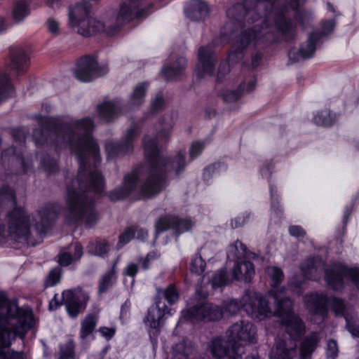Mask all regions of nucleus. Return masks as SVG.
Here are the masks:
<instances>
[{"mask_svg": "<svg viewBox=\"0 0 359 359\" xmlns=\"http://www.w3.org/2000/svg\"><path fill=\"white\" fill-rule=\"evenodd\" d=\"M198 62L196 69V74L198 78H203L206 76L213 75L216 57L211 47H201L198 53Z\"/></svg>", "mask_w": 359, "mask_h": 359, "instance_id": "17", "label": "nucleus"}, {"mask_svg": "<svg viewBox=\"0 0 359 359\" xmlns=\"http://www.w3.org/2000/svg\"><path fill=\"white\" fill-rule=\"evenodd\" d=\"M7 25L5 22L4 19L0 17V33L6 29Z\"/></svg>", "mask_w": 359, "mask_h": 359, "instance_id": "62", "label": "nucleus"}, {"mask_svg": "<svg viewBox=\"0 0 359 359\" xmlns=\"http://www.w3.org/2000/svg\"><path fill=\"white\" fill-rule=\"evenodd\" d=\"M262 60V55L259 53H256L252 58V66L253 68L257 67Z\"/></svg>", "mask_w": 359, "mask_h": 359, "instance_id": "58", "label": "nucleus"}, {"mask_svg": "<svg viewBox=\"0 0 359 359\" xmlns=\"http://www.w3.org/2000/svg\"><path fill=\"white\" fill-rule=\"evenodd\" d=\"M83 255V248L75 243L69 248L68 252H64L59 255L58 262L61 266H67L71 264L79 261Z\"/></svg>", "mask_w": 359, "mask_h": 359, "instance_id": "22", "label": "nucleus"}, {"mask_svg": "<svg viewBox=\"0 0 359 359\" xmlns=\"http://www.w3.org/2000/svg\"><path fill=\"white\" fill-rule=\"evenodd\" d=\"M27 130L25 128H14L12 130V136L15 142L22 147L25 144Z\"/></svg>", "mask_w": 359, "mask_h": 359, "instance_id": "41", "label": "nucleus"}, {"mask_svg": "<svg viewBox=\"0 0 359 359\" xmlns=\"http://www.w3.org/2000/svg\"><path fill=\"white\" fill-rule=\"evenodd\" d=\"M109 250V245L104 241L91 243L88 246V251L95 255L102 256Z\"/></svg>", "mask_w": 359, "mask_h": 359, "instance_id": "34", "label": "nucleus"}, {"mask_svg": "<svg viewBox=\"0 0 359 359\" xmlns=\"http://www.w3.org/2000/svg\"><path fill=\"white\" fill-rule=\"evenodd\" d=\"M174 121L166 116L156 125L158 130L154 138L147 135L143 140L145 158L148 163L135 168L124 177L123 185L111 191L109 197L116 201L133 194L149 198L158 194L165 184L167 175H178L185 166L184 154L180 152L174 158L159 156L158 144L168 142Z\"/></svg>", "mask_w": 359, "mask_h": 359, "instance_id": "2", "label": "nucleus"}, {"mask_svg": "<svg viewBox=\"0 0 359 359\" xmlns=\"http://www.w3.org/2000/svg\"><path fill=\"white\" fill-rule=\"evenodd\" d=\"M189 17L195 20H201L209 13L208 5L201 0H192L187 8Z\"/></svg>", "mask_w": 359, "mask_h": 359, "instance_id": "25", "label": "nucleus"}, {"mask_svg": "<svg viewBox=\"0 0 359 359\" xmlns=\"http://www.w3.org/2000/svg\"><path fill=\"white\" fill-rule=\"evenodd\" d=\"M15 95L14 88L6 70H0V102Z\"/></svg>", "mask_w": 359, "mask_h": 359, "instance_id": "28", "label": "nucleus"}, {"mask_svg": "<svg viewBox=\"0 0 359 359\" xmlns=\"http://www.w3.org/2000/svg\"><path fill=\"white\" fill-rule=\"evenodd\" d=\"M75 345L73 340L69 339L60 346L59 359H73L74 357Z\"/></svg>", "mask_w": 359, "mask_h": 359, "instance_id": "35", "label": "nucleus"}, {"mask_svg": "<svg viewBox=\"0 0 359 359\" xmlns=\"http://www.w3.org/2000/svg\"><path fill=\"white\" fill-rule=\"evenodd\" d=\"M100 116L106 121H110L117 117L121 111L118 102H104L97 106Z\"/></svg>", "mask_w": 359, "mask_h": 359, "instance_id": "24", "label": "nucleus"}, {"mask_svg": "<svg viewBox=\"0 0 359 359\" xmlns=\"http://www.w3.org/2000/svg\"><path fill=\"white\" fill-rule=\"evenodd\" d=\"M60 207L56 203H50L43 206L33 217L32 222L25 209L14 207L6 215L8 232L15 239L27 241L31 228L40 236L44 235L53 222L57 219Z\"/></svg>", "mask_w": 359, "mask_h": 359, "instance_id": "6", "label": "nucleus"}, {"mask_svg": "<svg viewBox=\"0 0 359 359\" xmlns=\"http://www.w3.org/2000/svg\"><path fill=\"white\" fill-rule=\"evenodd\" d=\"M205 262L201 255H196L191 262L190 269L191 272L201 274L205 271Z\"/></svg>", "mask_w": 359, "mask_h": 359, "instance_id": "37", "label": "nucleus"}, {"mask_svg": "<svg viewBox=\"0 0 359 359\" xmlns=\"http://www.w3.org/2000/svg\"><path fill=\"white\" fill-rule=\"evenodd\" d=\"M134 227L131 226L126 229V231L121 233L119 236V241L118 245L121 248L125 244L128 243L132 238H135Z\"/></svg>", "mask_w": 359, "mask_h": 359, "instance_id": "42", "label": "nucleus"}, {"mask_svg": "<svg viewBox=\"0 0 359 359\" xmlns=\"http://www.w3.org/2000/svg\"><path fill=\"white\" fill-rule=\"evenodd\" d=\"M320 340V335L317 332H312L309 335L305 337L300 343V359H310L313 353L316 349Z\"/></svg>", "mask_w": 359, "mask_h": 359, "instance_id": "21", "label": "nucleus"}, {"mask_svg": "<svg viewBox=\"0 0 359 359\" xmlns=\"http://www.w3.org/2000/svg\"><path fill=\"white\" fill-rule=\"evenodd\" d=\"M256 86V79L255 76H252L248 80H245L241 83L237 91H226L222 95L225 102H231L236 101L242 93H250L252 91Z\"/></svg>", "mask_w": 359, "mask_h": 359, "instance_id": "23", "label": "nucleus"}, {"mask_svg": "<svg viewBox=\"0 0 359 359\" xmlns=\"http://www.w3.org/2000/svg\"><path fill=\"white\" fill-rule=\"evenodd\" d=\"M41 165L42 169L48 174L54 173L58 170L57 162L49 156L41 159Z\"/></svg>", "mask_w": 359, "mask_h": 359, "instance_id": "40", "label": "nucleus"}, {"mask_svg": "<svg viewBox=\"0 0 359 359\" xmlns=\"http://www.w3.org/2000/svg\"><path fill=\"white\" fill-rule=\"evenodd\" d=\"M302 285V282L297 281L295 280H291L290 281V285L293 288L294 292H295L297 295H300L302 294L301 286Z\"/></svg>", "mask_w": 359, "mask_h": 359, "instance_id": "56", "label": "nucleus"}, {"mask_svg": "<svg viewBox=\"0 0 359 359\" xmlns=\"http://www.w3.org/2000/svg\"><path fill=\"white\" fill-rule=\"evenodd\" d=\"M22 155L21 149L17 150L15 148H8L1 154L2 163L5 167L11 165L13 170H21L20 173H25L32 164L29 158L25 159Z\"/></svg>", "mask_w": 359, "mask_h": 359, "instance_id": "18", "label": "nucleus"}, {"mask_svg": "<svg viewBox=\"0 0 359 359\" xmlns=\"http://www.w3.org/2000/svg\"><path fill=\"white\" fill-rule=\"evenodd\" d=\"M147 88V83L137 85L131 95L130 102L134 105H139L143 102Z\"/></svg>", "mask_w": 359, "mask_h": 359, "instance_id": "32", "label": "nucleus"}, {"mask_svg": "<svg viewBox=\"0 0 359 359\" xmlns=\"http://www.w3.org/2000/svg\"><path fill=\"white\" fill-rule=\"evenodd\" d=\"M137 271H138L137 265L134 263H130L126 267L125 274L133 278L137 274Z\"/></svg>", "mask_w": 359, "mask_h": 359, "instance_id": "53", "label": "nucleus"}, {"mask_svg": "<svg viewBox=\"0 0 359 359\" xmlns=\"http://www.w3.org/2000/svg\"><path fill=\"white\" fill-rule=\"evenodd\" d=\"M62 275V269L60 267H55L52 269L46 280V286L52 287L59 283Z\"/></svg>", "mask_w": 359, "mask_h": 359, "instance_id": "38", "label": "nucleus"}, {"mask_svg": "<svg viewBox=\"0 0 359 359\" xmlns=\"http://www.w3.org/2000/svg\"><path fill=\"white\" fill-rule=\"evenodd\" d=\"M66 310L73 318L83 311L89 300V293L80 287L65 290L62 294Z\"/></svg>", "mask_w": 359, "mask_h": 359, "instance_id": "14", "label": "nucleus"}, {"mask_svg": "<svg viewBox=\"0 0 359 359\" xmlns=\"http://www.w3.org/2000/svg\"><path fill=\"white\" fill-rule=\"evenodd\" d=\"M15 197L13 189L8 187H4L0 190V206L11 204L15 205Z\"/></svg>", "mask_w": 359, "mask_h": 359, "instance_id": "33", "label": "nucleus"}, {"mask_svg": "<svg viewBox=\"0 0 359 359\" xmlns=\"http://www.w3.org/2000/svg\"><path fill=\"white\" fill-rule=\"evenodd\" d=\"M29 8L25 0L18 1L13 9V18L16 22L22 21L29 15Z\"/></svg>", "mask_w": 359, "mask_h": 359, "instance_id": "31", "label": "nucleus"}, {"mask_svg": "<svg viewBox=\"0 0 359 359\" xmlns=\"http://www.w3.org/2000/svg\"><path fill=\"white\" fill-rule=\"evenodd\" d=\"M60 0H46V3L49 6H53V5L57 3Z\"/></svg>", "mask_w": 359, "mask_h": 359, "instance_id": "64", "label": "nucleus"}, {"mask_svg": "<svg viewBox=\"0 0 359 359\" xmlns=\"http://www.w3.org/2000/svg\"><path fill=\"white\" fill-rule=\"evenodd\" d=\"M346 327L348 331L355 337H359V328H355L347 316H345Z\"/></svg>", "mask_w": 359, "mask_h": 359, "instance_id": "57", "label": "nucleus"}, {"mask_svg": "<svg viewBox=\"0 0 359 359\" xmlns=\"http://www.w3.org/2000/svg\"><path fill=\"white\" fill-rule=\"evenodd\" d=\"M8 346H0V359H27L23 352L4 350V348Z\"/></svg>", "mask_w": 359, "mask_h": 359, "instance_id": "39", "label": "nucleus"}, {"mask_svg": "<svg viewBox=\"0 0 359 359\" xmlns=\"http://www.w3.org/2000/svg\"><path fill=\"white\" fill-rule=\"evenodd\" d=\"M270 194L271 198V210L274 212H281V209L280 208V205L277 201V198L275 196V190L272 185H270Z\"/></svg>", "mask_w": 359, "mask_h": 359, "instance_id": "48", "label": "nucleus"}, {"mask_svg": "<svg viewBox=\"0 0 359 359\" xmlns=\"http://www.w3.org/2000/svg\"><path fill=\"white\" fill-rule=\"evenodd\" d=\"M352 212V208L351 207H346L344 211V215H343V222L344 224H346L348 219V217L351 214Z\"/></svg>", "mask_w": 359, "mask_h": 359, "instance_id": "60", "label": "nucleus"}, {"mask_svg": "<svg viewBox=\"0 0 359 359\" xmlns=\"http://www.w3.org/2000/svg\"><path fill=\"white\" fill-rule=\"evenodd\" d=\"M249 215H247L245 217H238L235 218L234 220H232L231 222V225L232 228H238L242 226L246 221V219L248 218Z\"/></svg>", "mask_w": 359, "mask_h": 359, "instance_id": "54", "label": "nucleus"}, {"mask_svg": "<svg viewBox=\"0 0 359 359\" xmlns=\"http://www.w3.org/2000/svg\"><path fill=\"white\" fill-rule=\"evenodd\" d=\"M290 234L294 237H303L305 235L304 230L299 226H291L289 228Z\"/></svg>", "mask_w": 359, "mask_h": 359, "instance_id": "51", "label": "nucleus"}, {"mask_svg": "<svg viewBox=\"0 0 359 359\" xmlns=\"http://www.w3.org/2000/svg\"><path fill=\"white\" fill-rule=\"evenodd\" d=\"M116 270L115 265L107 271L101 278L99 283L98 292L102 294L105 292L116 281Z\"/></svg>", "mask_w": 359, "mask_h": 359, "instance_id": "30", "label": "nucleus"}, {"mask_svg": "<svg viewBox=\"0 0 359 359\" xmlns=\"http://www.w3.org/2000/svg\"><path fill=\"white\" fill-rule=\"evenodd\" d=\"M194 225L190 219H181L173 216L161 217L156 223L157 233H161L168 229H173L179 235L189 231Z\"/></svg>", "mask_w": 359, "mask_h": 359, "instance_id": "19", "label": "nucleus"}, {"mask_svg": "<svg viewBox=\"0 0 359 359\" xmlns=\"http://www.w3.org/2000/svg\"><path fill=\"white\" fill-rule=\"evenodd\" d=\"M334 27V21L332 20L323 21L320 25V32L309 34L306 43L302 44L299 48V55L304 59L311 57L315 51L317 43L322 36L329 34Z\"/></svg>", "mask_w": 359, "mask_h": 359, "instance_id": "15", "label": "nucleus"}, {"mask_svg": "<svg viewBox=\"0 0 359 359\" xmlns=\"http://www.w3.org/2000/svg\"><path fill=\"white\" fill-rule=\"evenodd\" d=\"M130 306L131 304L129 301H126L125 303L122 305L120 314V318L121 319H127L129 317Z\"/></svg>", "mask_w": 359, "mask_h": 359, "instance_id": "52", "label": "nucleus"}, {"mask_svg": "<svg viewBox=\"0 0 359 359\" xmlns=\"http://www.w3.org/2000/svg\"><path fill=\"white\" fill-rule=\"evenodd\" d=\"M313 121L317 125L328 126L334 123V119L330 115V111L325 110L316 114L313 117Z\"/></svg>", "mask_w": 359, "mask_h": 359, "instance_id": "36", "label": "nucleus"}, {"mask_svg": "<svg viewBox=\"0 0 359 359\" xmlns=\"http://www.w3.org/2000/svg\"><path fill=\"white\" fill-rule=\"evenodd\" d=\"M194 351L191 342L182 341L172 346L170 351L171 359H188Z\"/></svg>", "mask_w": 359, "mask_h": 359, "instance_id": "26", "label": "nucleus"}, {"mask_svg": "<svg viewBox=\"0 0 359 359\" xmlns=\"http://www.w3.org/2000/svg\"><path fill=\"white\" fill-rule=\"evenodd\" d=\"M226 334L227 341L217 337L210 341L209 348L215 359H241L244 344L256 341L257 330L252 323L241 320L232 325Z\"/></svg>", "mask_w": 359, "mask_h": 359, "instance_id": "7", "label": "nucleus"}, {"mask_svg": "<svg viewBox=\"0 0 359 359\" xmlns=\"http://www.w3.org/2000/svg\"><path fill=\"white\" fill-rule=\"evenodd\" d=\"M162 297L172 304L179 299V293L174 285H170L165 290L158 289L155 297V304L149 308L144 323L149 329V336L152 342H156L159 334V327L164 323L165 319L172 316L174 311L168 308Z\"/></svg>", "mask_w": 359, "mask_h": 359, "instance_id": "11", "label": "nucleus"}, {"mask_svg": "<svg viewBox=\"0 0 359 359\" xmlns=\"http://www.w3.org/2000/svg\"><path fill=\"white\" fill-rule=\"evenodd\" d=\"M98 331L107 340H110L116 333V330L114 328L107 327H101L99 328Z\"/></svg>", "mask_w": 359, "mask_h": 359, "instance_id": "47", "label": "nucleus"}, {"mask_svg": "<svg viewBox=\"0 0 359 359\" xmlns=\"http://www.w3.org/2000/svg\"><path fill=\"white\" fill-rule=\"evenodd\" d=\"M270 277L271 290L269 294L275 300L273 315L285 326L287 332L283 338L278 337L269 352L270 359H294L297 355L296 340L305 332L302 320L292 312V302L286 295L284 287L278 289V285L283 279L282 270L277 266H268L266 269Z\"/></svg>", "mask_w": 359, "mask_h": 359, "instance_id": "3", "label": "nucleus"}, {"mask_svg": "<svg viewBox=\"0 0 359 359\" xmlns=\"http://www.w3.org/2000/svg\"><path fill=\"white\" fill-rule=\"evenodd\" d=\"M33 325L31 311L11 304L6 294L0 292V346H10L13 334L23 337Z\"/></svg>", "mask_w": 359, "mask_h": 359, "instance_id": "9", "label": "nucleus"}, {"mask_svg": "<svg viewBox=\"0 0 359 359\" xmlns=\"http://www.w3.org/2000/svg\"><path fill=\"white\" fill-rule=\"evenodd\" d=\"M97 323V316L93 314L87 315L81 323L80 337L85 339L93 332Z\"/></svg>", "mask_w": 359, "mask_h": 359, "instance_id": "29", "label": "nucleus"}, {"mask_svg": "<svg viewBox=\"0 0 359 359\" xmlns=\"http://www.w3.org/2000/svg\"><path fill=\"white\" fill-rule=\"evenodd\" d=\"M149 6L144 0H121L114 15L104 22L89 18L90 5L82 1L69 8V25L83 36L104 32L114 35L126 23L135 18H142L149 14Z\"/></svg>", "mask_w": 359, "mask_h": 359, "instance_id": "4", "label": "nucleus"}, {"mask_svg": "<svg viewBox=\"0 0 359 359\" xmlns=\"http://www.w3.org/2000/svg\"><path fill=\"white\" fill-rule=\"evenodd\" d=\"M338 355V346L337 341L331 339L327 344V356L332 359H335Z\"/></svg>", "mask_w": 359, "mask_h": 359, "instance_id": "44", "label": "nucleus"}, {"mask_svg": "<svg viewBox=\"0 0 359 359\" xmlns=\"http://www.w3.org/2000/svg\"><path fill=\"white\" fill-rule=\"evenodd\" d=\"M186 65L187 61L184 57H175L170 55L168 62L162 69V74L168 80L176 79L183 74Z\"/></svg>", "mask_w": 359, "mask_h": 359, "instance_id": "20", "label": "nucleus"}, {"mask_svg": "<svg viewBox=\"0 0 359 359\" xmlns=\"http://www.w3.org/2000/svg\"><path fill=\"white\" fill-rule=\"evenodd\" d=\"M159 257L156 252H151L147 255L145 258L138 259V262L141 264V266L144 269H147L149 266V262L151 260L156 259Z\"/></svg>", "mask_w": 359, "mask_h": 359, "instance_id": "45", "label": "nucleus"}, {"mask_svg": "<svg viewBox=\"0 0 359 359\" xmlns=\"http://www.w3.org/2000/svg\"><path fill=\"white\" fill-rule=\"evenodd\" d=\"M165 106V102L163 98L161 93H158L155 98L152 100L151 103V111L152 113L156 112L162 109Z\"/></svg>", "mask_w": 359, "mask_h": 359, "instance_id": "43", "label": "nucleus"}, {"mask_svg": "<svg viewBox=\"0 0 359 359\" xmlns=\"http://www.w3.org/2000/svg\"><path fill=\"white\" fill-rule=\"evenodd\" d=\"M302 275L306 279L318 280L323 271L327 285L334 290H341L344 279L351 280L359 290V268L348 267L339 262H334L325 268L324 262L319 257L306 259L301 265Z\"/></svg>", "mask_w": 359, "mask_h": 359, "instance_id": "8", "label": "nucleus"}, {"mask_svg": "<svg viewBox=\"0 0 359 359\" xmlns=\"http://www.w3.org/2000/svg\"><path fill=\"white\" fill-rule=\"evenodd\" d=\"M135 236V238L141 241H144L148 236V232L144 229H138L137 227L133 226Z\"/></svg>", "mask_w": 359, "mask_h": 359, "instance_id": "55", "label": "nucleus"}, {"mask_svg": "<svg viewBox=\"0 0 359 359\" xmlns=\"http://www.w3.org/2000/svg\"><path fill=\"white\" fill-rule=\"evenodd\" d=\"M241 309L252 318L261 321L273 315L269 302L264 297L254 290H246L240 302L230 299L223 302L222 309L203 300L194 306L181 313L179 322H199L219 320L224 316H232Z\"/></svg>", "mask_w": 359, "mask_h": 359, "instance_id": "5", "label": "nucleus"}, {"mask_svg": "<svg viewBox=\"0 0 359 359\" xmlns=\"http://www.w3.org/2000/svg\"><path fill=\"white\" fill-rule=\"evenodd\" d=\"M29 64V58L27 51L20 49L12 57L11 69L15 70L18 74L25 72Z\"/></svg>", "mask_w": 359, "mask_h": 359, "instance_id": "27", "label": "nucleus"}, {"mask_svg": "<svg viewBox=\"0 0 359 359\" xmlns=\"http://www.w3.org/2000/svg\"><path fill=\"white\" fill-rule=\"evenodd\" d=\"M107 72V67L99 66L95 57L85 56L78 60L74 74L78 80L89 82L106 74Z\"/></svg>", "mask_w": 359, "mask_h": 359, "instance_id": "13", "label": "nucleus"}, {"mask_svg": "<svg viewBox=\"0 0 359 359\" xmlns=\"http://www.w3.org/2000/svg\"><path fill=\"white\" fill-rule=\"evenodd\" d=\"M203 147V144L201 142L196 141L193 142L189 150L191 160H193L198 156L201 153Z\"/></svg>", "mask_w": 359, "mask_h": 359, "instance_id": "46", "label": "nucleus"}, {"mask_svg": "<svg viewBox=\"0 0 359 359\" xmlns=\"http://www.w3.org/2000/svg\"><path fill=\"white\" fill-rule=\"evenodd\" d=\"M229 65L226 62H222L219 65V69H218V74H217V81H222L223 76H224L225 74L229 73Z\"/></svg>", "mask_w": 359, "mask_h": 359, "instance_id": "50", "label": "nucleus"}, {"mask_svg": "<svg viewBox=\"0 0 359 359\" xmlns=\"http://www.w3.org/2000/svg\"><path fill=\"white\" fill-rule=\"evenodd\" d=\"M304 304L310 312L325 316L330 306L336 316H344V302L334 297L328 298L323 293L312 292L304 297Z\"/></svg>", "mask_w": 359, "mask_h": 359, "instance_id": "12", "label": "nucleus"}, {"mask_svg": "<svg viewBox=\"0 0 359 359\" xmlns=\"http://www.w3.org/2000/svg\"><path fill=\"white\" fill-rule=\"evenodd\" d=\"M304 1L305 0H290L289 5L292 9L296 10Z\"/></svg>", "mask_w": 359, "mask_h": 359, "instance_id": "61", "label": "nucleus"}, {"mask_svg": "<svg viewBox=\"0 0 359 359\" xmlns=\"http://www.w3.org/2000/svg\"><path fill=\"white\" fill-rule=\"evenodd\" d=\"M48 29L53 34H58L60 32V25L58 22L53 18H49L47 21Z\"/></svg>", "mask_w": 359, "mask_h": 359, "instance_id": "49", "label": "nucleus"}, {"mask_svg": "<svg viewBox=\"0 0 359 359\" xmlns=\"http://www.w3.org/2000/svg\"><path fill=\"white\" fill-rule=\"evenodd\" d=\"M40 129L32 138L36 145L53 144L56 149H68L79 164L76 180L67 182L64 217L69 224L84 222L91 227L98 219L93 196L104 189V179L97 169L100 149L91 133L93 121L88 117L65 121L59 117H38Z\"/></svg>", "mask_w": 359, "mask_h": 359, "instance_id": "1", "label": "nucleus"}, {"mask_svg": "<svg viewBox=\"0 0 359 359\" xmlns=\"http://www.w3.org/2000/svg\"><path fill=\"white\" fill-rule=\"evenodd\" d=\"M245 359H259L257 353H252L248 355Z\"/></svg>", "mask_w": 359, "mask_h": 359, "instance_id": "63", "label": "nucleus"}, {"mask_svg": "<svg viewBox=\"0 0 359 359\" xmlns=\"http://www.w3.org/2000/svg\"><path fill=\"white\" fill-rule=\"evenodd\" d=\"M218 165H219L218 164H213L212 165L207 167L204 170V172H203L204 177L205 178L207 177H210V172H213Z\"/></svg>", "mask_w": 359, "mask_h": 359, "instance_id": "59", "label": "nucleus"}, {"mask_svg": "<svg viewBox=\"0 0 359 359\" xmlns=\"http://www.w3.org/2000/svg\"><path fill=\"white\" fill-rule=\"evenodd\" d=\"M139 130L136 126H132L127 130L123 142H109L106 144V151L109 158H114L121 155H125L133 151L134 139L137 136Z\"/></svg>", "mask_w": 359, "mask_h": 359, "instance_id": "16", "label": "nucleus"}, {"mask_svg": "<svg viewBox=\"0 0 359 359\" xmlns=\"http://www.w3.org/2000/svg\"><path fill=\"white\" fill-rule=\"evenodd\" d=\"M247 254V248L239 241L229 246L227 257L229 259H236L231 277L227 274L226 269L218 271L212 279V286L216 289L229 284L233 280H242L250 283L255 276V271L252 263L242 261Z\"/></svg>", "mask_w": 359, "mask_h": 359, "instance_id": "10", "label": "nucleus"}]
</instances>
